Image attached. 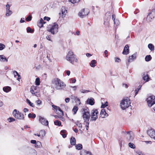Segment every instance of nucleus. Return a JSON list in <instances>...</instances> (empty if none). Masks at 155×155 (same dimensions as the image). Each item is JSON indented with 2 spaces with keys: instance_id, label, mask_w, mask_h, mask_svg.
<instances>
[{
  "instance_id": "6",
  "label": "nucleus",
  "mask_w": 155,
  "mask_h": 155,
  "mask_svg": "<svg viewBox=\"0 0 155 155\" xmlns=\"http://www.w3.org/2000/svg\"><path fill=\"white\" fill-rule=\"evenodd\" d=\"M13 114L15 118L18 119L23 120L24 118V114L19 111H17L16 109L14 110Z\"/></svg>"
},
{
  "instance_id": "45",
  "label": "nucleus",
  "mask_w": 155,
  "mask_h": 155,
  "mask_svg": "<svg viewBox=\"0 0 155 155\" xmlns=\"http://www.w3.org/2000/svg\"><path fill=\"white\" fill-rule=\"evenodd\" d=\"M108 105V103L107 101H106L105 104H103V103H102L101 107L104 108L105 107L107 106Z\"/></svg>"
},
{
  "instance_id": "54",
  "label": "nucleus",
  "mask_w": 155,
  "mask_h": 155,
  "mask_svg": "<svg viewBox=\"0 0 155 155\" xmlns=\"http://www.w3.org/2000/svg\"><path fill=\"white\" fill-rule=\"evenodd\" d=\"M46 38L48 40L52 41L51 40V36L50 35H47L46 37Z\"/></svg>"
},
{
  "instance_id": "19",
  "label": "nucleus",
  "mask_w": 155,
  "mask_h": 155,
  "mask_svg": "<svg viewBox=\"0 0 155 155\" xmlns=\"http://www.w3.org/2000/svg\"><path fill=\"white\" fill-rule=\"evenodd\" d=\"M28 155H37V152L36 151L33 149H31L29 150L28 153Z\"/></svg>"
},
{
  "instance_id": "22",
  "label": "nucleus",
  "mask_w": 155,
  "mask_h": 155,
  "mask_svg": "<svg viewBox=\"0 0 155 155\" xmlns=\"http://www.w3.org/2000/svg\"><path fill=\"white\" fill-rule=\"evenodd\" d=\"M81 155H92L91 153L89 151L82 150L81 152Z\"/></svg>"
},
{
  "instance_id": "41",
  "label": "nucleus",
  "mask_w": 155,
  "mask_h": 155,
  "mask_svg": "<svg viewBox=\"0 0 155 155\" xmlns=\"http://www.w3.org/2000/svg\"><path fill=\"white\" fill-rule=\"evenodd\" d=\"M12 14V12L11 10L6 11V16H8Z\"/></svg>"
},
{
  "instance_id": "4",
  "label": "nucleus",
  "mask_w": 155,
  "mask_h": 155,
  "mask_svg": "<svg viewBox=\"0 0 155 155\" xmlns=\"http://www.w3.org/2000/svg\"><path fill=\"white\" fill-rule=\"evenodd\" d=\"M58 25L56 23H54V25L50 29L48 30V31L54 35L56 34L58 32Z\"/></svg>"
},
{
  "instance_id": "2",
  "label": "nucleus",
  "mask_w": 155,
  "mask_h": 155,
  "mask_svg": "<svg viewBox=\"0 0 155 155\" xmlns=\"http://www.w3.org/2000/svg\"><path fill=\"white\" fill-rule=\"evenodd\" d=\"M67 60L70 62L72 64H74V62H78V60L76 55L71 50L69 51L65 58Z\"/></svg>"
},
{
  "instance_id": "10",
  "label": "nucleus",
  "mask_w": 155,
  "mask_h": 155,
  "mask_svg": "<svg viewBox=\"0 0 155 155\" xmlns=\"http://www.w3.org/2000/svg\"><path fill=\"white\" fill-rule=\"evenodd\" d=\"M126 137L127 139L129 141H132L134 139V135L133 132L129 131H128V133H126L125 136Z\"/></svg>"
},
{
  "instance_id": "25",
  "label": "nucleus",
  "mask_w": 155,
  "mask_h": 155,
  "mask_svg": "<svg viewBox=\"0 0 155 155\" xmlns=\"http://www.w3.org/2000/svg\"><path fill=\"white\" fill-rule=\"evenodd\" d=\"M3 89L4 91L7 93L10 91L11 90V88L10 87L7 86L6 87H4L3 88Z\"/></svg>"
},
{
  "instance_id": "14",
  "label": "nucleus",
  "mask_w": 155,
  "mask_h": 155,
  "mask_svg": "<svg viewBox=\"0 0 155 155\" xmlns=\"http://www.w3.org/2000/svg\"><path fill=\"white\" fill-rule=\"evenodd\" d=\"M61 13H59V14L60 16L62 18L65 17L66 14L67 12V10L66 9L65 7H62L61 9Z\"/></svg>"
},
{
  "instance_id": "60",
  "label": "nucleus",
  "mask_w": 155,
  "mask_h": 155,
  "mask_svg": "<svg viewBox=\"0 0 155 155\" xmlns=\"http://www.w3.org/2000/svg\"><path fill=\"white\" fill-rule=\"evenodd\" d=\"M70 99L69 98L67 97L65 99V101L66 103H68L69 102Z\"/></svg>"
},
{
  "instance_id": "55",
  "label": "nucleus",
  "mask_w": 155,
  "mask_h": 155,
  "mask_svg": "<svg viewBox=\"0 0 155 155\" xmlns=\"http://www.w3.org/2000/svg\"><path fill=\"white\" fill-rule=\"evenodd\" d=\"M77 98L78 97L76 96H75L73 95H71V99L73 100H76L77 99Z\"/></svg>"
},
{
  "instance_id": "53",
  "label": "nucleus",
  "mask_w": 155,
  "mask_h": 155,
  "mask_svg": "<svg viewBox=\"0 0 155 155\" xmlns=\"http://www.w3.org/2000/svg\"><path fill=\"white\" fill-rule=\"evenodd\" d=\"M114 23L115 24H116V25H119L120 23L118 19H116L114 22Z\"/></svg>"
},
{
  "instance_id": "64",
  "label": "nucleus",
  "mask_w": 155,
  "mask_h": 155,
  "mask_svg": "<svg viewBox=\"0 0 155 155\" xmlns=\"http://www.w3.org/2000/svg\"><path fill=\"white\" fill-rule=\"evenodd\" d=\"M36 142H36V140H31V143L35 144Z\"/></svg>"
},
{
  "instance_id": "15",
  "label": "nucleus",
  "mask_w": 155,
  "mask_h": 155,
  "mask_svg": "<svg viewBox=\"0 0 155 155\" xmlns=\"http://www.w3.org/2000/svg\"><path fill=\"white\" fill-rule=\"evenodd\" d=\"M110 18V15L109 13H106L105 14V16L104 19V24L108 23Z\"/></svg>"
},
{
  "instance_id": "29",
  "label": "nucleus",
  "mask_w": 155,
  "mask_h": 155,
  "mask_svg": "<svg viewBox=\"0 0 155 155\" xmlns=\"http://www.w3.org/2000/svg\"><path fill=\"white\" fill-rule=\"evenodd\" d=\"M97 63L96 61L95 60H93L91 61L90 63V66L92 67H94L95 66V64Z\"/></svg>"
},
{
  "instance_id": "61",
  "label": "nucleus",
  "mask_w": 155,
  "mask_h": 155,
  "mask_svg": "<svg viewBox=\"0 0 155 155\" xmlns=\"http://www.w3.org/2000/svg\"><path fill=\"white\" fill-rule=\"evenodd\" d=\"M44 19L45 20H46L47 21H48L50 19V18L49 17H47L45 16L44 17Z\"/></svg>"
},
{
  "instance_id": "46",
  "label": "nucleus",
  "mask_w": 155,
  "mask_h": 155,
  "mask_svg": "<svg viewBox=\"0 0 155 155\" xmlns=\"http://www.w3.org/2000/svg\"><path fill=\"white\" fill-rule=\"evenodd\" d=\"M14 73H15L16 74V75L18 76V78L17 79V80L18 81H19V79H20L21 78V76L18 74L17 72L15 71H14Z\"/></svg>"
},
{
  "instance_id": "11",
  "label": "nucleus",
  "mask_w": 155,
  "mask_h": 155,
  "mask_svg": "<svg viewBox=\"0 0 155 155\" xmlns=\"http://www.w3.org/2000/svg\"><path fill=\"white\" fill-rule=\"evenodd\" d=\"M155 12V10H153L152 11L149 13L147 18V20L148 21H151L152 18H153L155 17V14H154Z\"/></svg>"
},
{
  "instance_id": "12",
  "label": "nucleus",
  "mask_w": 155,
  "mask_h": 155,
  "mask_svg": "<svg viewBox=\"0 0 155 155\" xmlns=\"http://www.w3.org/2000/svg\"><path fill=\"white\" fill-rule=\"evenodd\" d=\"M147 133L150 137L155 140V131L154 130L149 129L147 130Z\"/></svg>"
},
{
  "instance_id": "13",
  "label": "nucleus",
  "mask_w": 155,
  "mask_h": 155,
  "mask_svg": "<svg viewBox=\"0 0 155 155\" xmlns=\"http://www.w3.org/2000/svg\"><path fill=\"white\" fill-rule=\"evenodd\" d=\"M39 121L40 123L43 125L47 126L48 124V121L46 120L44 118L40 116L39 117Z\"/></svg>"
},
{
  "instance_id": "37",
  "label": "nucleus",
  "mask_w": 155,
  "mask_h": 155,
  "mask_svg": "<svg viewBox=\"0 0 155 155\" xmlns=\"http://www.w3.org/2000/svg\"><path fill=\"white\" fill-rule=\"evenodd\" d=\"M78 107L77 106H74L72 109V111L74 112V114H75L78 110Z\"/></svg>"
},
{
  "instance_id": "49",
  "label": "nucleus",
  "mask_w": 155,
  "mask_h": 155,
  "mask_svg": "<svg viewBox=\"0 0 155 155\" xmlns=\"http://www.w3.org/2000/svg\"><path fill=\"white\" fill-rule=\"evenodd\" d=\"M5 45L4 44L2 43L0 44V50H2L4 49Z\"/></svg>"
},
{
  "instance_id": "42",
  "label": "nucleus",
  "mask_w": 155,
  "mask_h": 155,
  "mask_svg": "<svg viewBox=\"0 0 155 155\" xmlns=\"http://www.w3.org/2000/svg\"><path fill=\"white\" fill-rule=\"evenodd\" d=\"M35 83L36 85L38 86L40 84V81L39 78H37L36 79Z\"/></svg>"
},
{
  "instance_id": "51",
  "label": "nucleus",
  "mask_w": 155,
  "mask_h": 155,
  "mask_svg": "<svg viewBox=\"0 0 155 155\" xmlns=\"http://www.w3.org/2000/svg\"><path fill=\"white\" fill-rule=\"evenodd\" d=\"M37 25L40 28H41L43 26V24H42V23L40 22V21L38 23Z\"/></svg>"
},
{
  "instance_id": "44",
  "label": "nucleus",
  "mask_w": 155,
  "mask_h": 155,
  "mask_svg": "<svg viewBox=\"0 0 155 155\" xmlns=\"http://www.w3.org/2000/svg\"><path fill=\"white\" fill-rule=\"evenodd\" d=\"M54 124L55 125L60 126L61 125V123L60 121L56 120L54 121Z\"/></svg>"
},
{
  "instance_id": "58",
  "label": "nucleus",
  "mask_w": 155,
  "mask_h": 155,
  "mask_svg": "<svg viewBox=\"0 0 155 155\" xmlns=\"http://www.w3.org/2000/svg\"><path fill=\"white\" fill-rule=\"evenodd\" d=\"M6 11H8L10 10V6L8 4H7L6 5Z\"/></svg>"
},
{
  "instance_id": "30",
  "label": "nucleus",
  "mask_w": 155,
  "mask_h": 155,
  "mask_svg": "<svg viewBox=\"0 0 155 155\" xmlns=\"http://www.w3.org/2000/svg\"><path fill=\"white\" fill-rule=\"evenodd\" d=\"M152 59V57L150 55H147L145 58V61H150Z\"/></svg>"
},
{
  "instance_id": "9",
  "label": "nucleus",
  "mask_w": 155,
  "mask_h": 155,
  "mask_svg": "<svg viewBox=\"0 0 155 155\" xmlns=\"http://www.w3.org/2000/svg\"><path fill=\"white\" fill-rule=\"evenodd\" d=\"M30 91L31 94L36 96L39 95L38 88L37 86H32L31 88Z\"/></svg>"
},
{
  "instance_id": "47",
  "label": "nucleus",
  "mask_w": 155,
  "mask_h": 155,
  "mask_svg": "<svg viewBox=\"0 0 155 155\" xmlns=\"http://www.w3.org/2000/svg\"><path fill=\"white\" fill-rule=\"evenodd\" d=\"M8 120L9 122H11L15 121V119L13 117H9L8 119Z\"/></svg>"
},
{
  "instance_id": "39",
  "label": "nucleus",
  "mask_w": 155,
  "mask_h": 155,
  "mask_svg": "<svg viewBox=\"0 0 155 155\" xmlns=\"http://www.w3.org/2000/svg\"><path fill=\"white\" fill-rule=\"evenodd\" d=\"M80 0H68V2H71V3L74 4L78 3Z\"/></svg>"
},
{
  "instance_id": "31",
  "label": "nucleus",
  "mask_w": 155,
  "mask_h": 155,
  "mask_svg": "<svg viewBox=\"0 0 155 155\" xmlns=\"http://www.w3.org/2000/svg\"><path fill=\"white\" fill-rule=\"evenodd\" d=\"M76 149L78 150H80L82 148V145L81 144H78L75 146Z\"/></svg>"
},
{
  "instance_id": "7",
  "label": "nucleus",
  "mask_w": 155,
  "mask_h": 155,
  "mask_svg": "<svg viewBox=\"0 0 155 155\" xmlns=\"http://www.w3.org/2000/svg\"><path fill=\"white\" fill-rule=\"evenodd\" d=\"M147 101L148 106L151 107L155 104V96L153 95L150 96L147 98Z\"/></svg>"
},
{
  "instance_id": "38",
  "label": "nucleus",
  "mask_w": 155,
  "mask_h": 155,
  "mask_svg": "<svg viewBox=\"0 0 155 155\" xmlns=\"http://www.w3.org/2000/svg\"><path fill=\"white\" fill-rule=\"evenodd\" d=\"M141 85H139L138 88L135 90V96L138 93V91L139 90H140L141 89Z\"/></svg>"
},
{
  "instance_id": "52",
  "label": "nucleus",
  "mask_w": 155,
  "mask_h": 155,
  "mask_svg": "<svg viewBox=\"0 0 155 155\" xmlns=\"http://www.w3.org/2000/svg\"><path fill=\"white\" fill-rule=\"evenodd\" d=\"M115 61L117 62H119L120 61V59L118 57L115 58Z\"/></svg>"
},
{
  "instance_id": "20",
  "label": "nucleus",
  "mask_w": 155,
  "mask_h": 155,
  "mask_svg": "<svg viewBox=\"0 0 155 155\" xmlns=\"http://www.w3.org/2000/svg\"><path fill=\"white\" fill-rule=\"evenodd\" d=\"M137 54L134 53L131 56L129 57V59L128 60V62H132L134 59H136V58Z\"/></svg>"
},
{
  "instance_id": "21",
  "label": "nucleus",
  "mask_w": 155,
  "mask_h": 155,
  "mask_svg": "<svg viewBox=\"0 0 155 155\" xmlns=\"http://www.w3.org/2000/svg\"><path fill=\"white\" fill-rule=\"evenodd\" d=\"M143 79L146 82L149 81V77L147 72L144 73L143 75Z\"/></svg>"
},
{
  "instance_id": "57",
  "label": "nucleus",
  "mask_w": 155,
  "mask_h": 155,
  "mask_svg": "<svg viewBox=\"0 0 155 155\" xmlns=\"http://www.w3.org/2000/svg\"><path fill=\"white\" fill-rule=\"evenodd\" d=\"M57 110H59V111H60L61 112L62 115H63V111L58 107V108H57Z\"/></svg>"
},
{
  "instance_id": "43",
  "label": "nucleus",
  "mask_w": 155,
  "mask_h": 155,
  "mask_svg": "<svg viewBox=\"0 0 155 155\" xmlns=\"http://www.w3.org/2000/svg\"><path fill=\"white\" fill-rule=\"evenodd\" d=\"M26 101L27 103H28L32 107H34V104L33 103H31L28 99H26Z\"/></svg>"
},
{
  "instance_id": "35",
  "label": "nucleus",
  "mask_w": 155,
  "mask_h": 155,
  "mask_svg": "<svg viewBox=\"0 0 155 155\" xmlns=\"http://www.w3.org/2000/svg\"><path fill=\"white\" fill-rule=\"evenodd\" d=\"M128 146L130 148L134 149L135 148V145L133 143L131 142L128 143Z\"/></svg>"
},
{
  "instance_id": "48",
  "label": "nucleus",
  "mask_w": 155,
  "mask_h": 155,
  "mask_svg": "<svg viewBox=\"0 0 155 155\" xmlns=\"http://www.w3.org/2000/svg\"><path fill=\"white\" fill-rule=\"evenodd\" d=\"M31 15H29L26 18V20L27 21H29L31 20Z\"/></svg>"
},
{
  "instance_id": "59",
  "label": "nucleus",
  "mask_w": 155,
  "mask_h": 155,
  "mask_svg": "<svg viewBox=\"0 0 155 155\" xmlns=\"http://www.w3.org/2000/svg\"><path fill=\"white\" fill-rule=\"evenodd\" d=\"M77 125L78 127H80L81 128H82V126L81 123H79V122H78V123L77 124Z\"/></svg>"
},
{
  "instance_id": "1",
  "label": "nucleus",
  "mask_w": 155,
  "mask_h": 155,
  "mask_svg": "<svg viewBox=\"0 0 155 155\" xmlns=\"http://www.w3.org/2000/svg\"><path fill=\"white\" fill-rule=\"evenodd\" d=\"M65 86L66 85L58 78H55L52 81L51 87L54 89H61L64 88Z\"/></svg>"
},
{
  "instance_id": "63",
  "label": "nucleus",
  "mask_w": 155,
  "mask_h": 155,
  "mask_svg": "<svg viewBox=\"0 0 155 155\" xmlns=\"http://www.w3.org/2000/svg\"><path fill=\"white\" fill-rule=\"evenodd\" d=\"M36 102L38 104H41V101L40 100H38L36 101Z\"/></svg>"
},
{
  "instance_id": "27",
  "label": "nucleus",
  "mask_w": 155,
  "mask_h": 155,
  "mask_svg": "<svg viewBox=\"0 0 155 155\" xmlns=\"http://www.w3.org/2000/svg\"><path fill=\"white\" fill-rule=\"evenodd\" d=\"M98 118V115L95 114V115H91V121H95Z\"/></svg>"
},
{
  "instance_id": "3",
  "label": "nucleus",
  "mask_w": 155,
  "mask_h": 155,
  "mask_svg": "<svg viewBox=\"0 0 155 155\" xmlns=\"http://www.w3.org/2000/svg\"><path fill=\"white\" fill-rule=\"evenodd\" d=\"M130 102L128 97L124 98L121 101L120 104L121 108L122 110H125L130 105Z\"/></svg>"
},
{
  "instance_id": "33",
  "label": "nucleus",
  "mask_w": 155,
  "mask_h": 155,
  "mask_svg": "<svg viewBox=\"0 0 155 155\" xmlns=\"http://www.w3.org/2000/svg\"><path fill=\"white\" fill-rule=\"evenodd\" d=\"M39 134H40V136L42 137H43L45 135V130H41L39 132Z\"/></svg>"
},
{
  "instance_id": "18",
  "label": "nucleus",
  "mask_w": 155,
  "mask_h": 155,
  "mask_svg": "<svg viewBox=\"0 0 155 155\" xmlns=\"http://www.w3.org/2000/svg\"><path fill=\"white\" fill-rule=\"evenodd\" d=\"M87 102L88 104H89L91 105H94L95 103L94 99L92 97H91L90 98H88L87 100Z\"/></svg>"
},
{
  "instance_id": "8",
  "label": "nucleus",
  "mask_w": 155,
  "mask_h": 155,
  "mask_svg": "<svg viewBox=\"0 0 155 155\" xmlns=\"http://www.w3.org/2000/svg\"><path fill=\"white\" fill-rule=\"evenodd\" d=\"M89 12V11L87 8H84L81 11L78 13V15L80 17L83 18L88 15Z\"/></svg>"
},
{
  "instance_id": "34",
  "label": "nucleus",
  "mask_w": 155,
  "mask_h": 155,
  "mask_svg": "<svg viewBox=\"0 0 155 155\" xmlns=\"http://www.w3.org/2000/svg\"><path fill=\"white\" fill-rule=\"evenodd\" d=\"M28 33H33L34 32V30L31 29L30 27L27 28L26 29Z\"/></svg>"
},
{
  "instance_id": "56",
  "label": "nucleus",
  "mask_w": 155,
  "mask_h": 155,
  "mask_svg": "<svg viewBox=\"0 0 155 155\" xmlns=\"http://www.w3.org/2000/svg\"><path fill=\"white\" fill-rule=\"evenodd\" d=\"M76 102H77L79 105L81 104L80 99L78 98H77V99L76 100Z\"/></svg>"
},
{
  "instance_id": "28",
  "label": "nucleus",
  "mask_w": 155,
  "mask_h": 155,
  "mask_svg": "<svg viewBox=\"0 0 155 155\" xmlns=\"http://www.w3.org/2000/svg\"><path fill=\"white\" fill-rule=\"evenodd\" d=\"M98 112L97 109L92 110L91 112V115H95V114L98 115Z\"/></svg>"
},
{
  "instance_id": "5",
  "label": "nucleus",
  "mask_w": 155,
  "mask_h": 155,
  "mask_svg": "<svg viewBox=\"0 0 155 155\" xmlns=\"http://www.w3.org/2000/svg\"><path fill=\"white\" fill-rule=\"evenodd\" d=\"M84 113L83 115V117L85 122L88 121L89 120L90 117V112L88 110V109H83Z\"/></svg>"
},
{
  "instance_id": "50",
  "label": "nucleus",
  "mask_w": 155,
  "mask_h": 155,
  "mask_svg": "<svg viewBox=\"0 0 155 155\" xmlns=\"http://www.w3.org/2000/svg\"><path fill=\"white\" fill-rule=\"evenodd\" d=\"M81 93H87L90 91L88 90H81L80 91Z\"/></svg>"
},
{
  "instance_id": "32",
  "label": "nucleus",
  "mask_w": 155,
  "mask_h": 155,
  "mask_svg": "<svg viewBox=\"0 0 155 155\" xmlns=\"http://www.w3.org/2000/svg\"><path fill=\"white\" fill-rule=\"evenodd\" d=\"M66 132V131L65 130H62L60 132L61 134L62 135L63 138H65L66 137V134H65Z\"/></svg>"
},
{
  "instance_id": "36",
  "label": "nucleus",
  "mask_w": 155,
  "mask_h": 155,
  "mask_svg": "<svg viewBox=\"0 0 155 155\" xmlns=\"http://www.w3.org/2000/svg\"><path fill=\"white\" fill-rule=\"evenodd\" d=\"M148 47L151 51L154 49V46L152 44H149L148 45Z\"/></svg>"
},
{
  "instance_id": "24",
  "label": "nucleus",
  "mask_w": 155,
  "mask_h": 155,
  "mask_svg": "<svg viewBox=\"0 0 155 155\" xmlns=\"http://www.w3.org/2000/svg\"><path fill=\"white\" fill-rule=\"evenodd\" d=\"M0 61H1L4 62L6 61H8V59L3 55H0Z\"/></svg>"
},
{
  "instance_id": "16",
  "label": "nucleus",
  "mask_w": 155,
  "mask_h": 155,
  "mask_svg": "<svg viewBox=\"0 0 155 155\" xmlns=\"http://www.w3.org/2000/svg\"><path fill=\"white\" fill-rule=\"evenodd\" d=\"M129 52V47L127 45H126L124 47L122 54H127Z\"/></svg>"
},
{
  "instance_id": "62",
  "label": "nucleus",
  "mask_w": 155,
  "mask_h": 155,
  "mask_svg": "<svg viewBox=\"0 0 155 155\" xmlns=\"http://www.w3.org/2000/svg\"><path fill=\"white\" fill-rule=\"evenodd\" d=\"M52 107L54 108V109L56 110H57V108L58 107L56 106H55L54 105H52Z\"/></svg>"
},
{
  "instance_id": "17",
  "label": "nucleus",
  "mask_w": 155,
  "mask_h": 155,
  "mask_svg": "<svg viewBox=\"0 0 155 155\" xmlns=\"http://www.w3.org/2000/svg\"><path fill=\"white\" fill-rule=\"evenodd\" d=\"M100 115L102 118H104L105 117H107L108 116V114L106 113L105 109H104L101 110Z\"/></svg>"
},
{
  "instance_id": "40",
  "label": "nucleus",
  "mask_w": 155,
  "mask_h": 155,
  "mask_svg": "<svg viewBox=\"0 0 155 155\" xmlns=\"http://www.w3.org/2000/svg\"><path fill=\"white\" fill-rule=\"evenodd\" d=\"M28 117L29 118H34L36 117V115L35 114H31L29 113L28 114Z\"/></svg>"
},
{
  "instance_id": "26",
  "label": "nucleus",
  "mask_w": 155,
  "mask_h": 155,
  "mask_svg": "<svg viewBox=\"0 0 155 155\" xmlns=\"http://www.w3.org/2000/svg\"><path fill=\"white\" fill-rule=\"evenodd\" d=\"M42 147V145L41 142L37 141L35 144V147L37 148H40Z\"/></svg>"
},
{
  "instance_id": "23",
  "label": "nucleus",
  "mask_w": 155,
  "mask_h": 155,
  "mask_svg": "<svg viewBox=\"0 0 155 155\" xmlns=\"http://www.w3.org/2000/svg\"><path fill=\"white\" fill-rule=\"evenodd\" d=\"M70 143L71 145H74L76 143V140L75 138L72 137L70 139Z\"/></svg>"
}]
</instances>
